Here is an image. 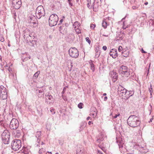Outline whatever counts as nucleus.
<instances>
[{
    "label": "nucleus",
    "instance_id": "aec40b11",
    "mask_svg": "<svg viewBox=\"0 0 154 154\" xmlns=\"http://www.w3.org/2000/svg\"><path fill=\"white\" fill-rule=\"evenodd\" d=\"M103 140V136L101 135H100V136L98 137V138H97V141L98 143H100L101 141H102Z\"/></svg>",
    "mask_w": 154,
    "mask_h": 154
},
{
    "label": "nucleus",
    "instance_id": "052dcab7",
    "mask_svg": "<svg viewBox=\"0 0 154 154\" xmlns=\"http://www.w3.org/2000/svg\"><path fill=\"white\" fill-rule=\"evenodd\" d=\"M49 37L50 38H52V36H51V35H49Z\"/></svg>",
    "mask_w": 154,
    "mask_h": 154
},
{
    "label": "nucleus",
    "instance_id": "e433bc0d",
    "mask_svg": "<svg viewBox=\"0 0 154 154\" xmlns=\"http://www.w3.org/2000/svg\"><path fill=\"white\" fill-rule=\"evenodd\" d=\"M79 24V23L78 22L76 21L74 23V24H73L74 26L75 25H78Z\"/></svg>",
    "mask_w": 154,
    "mask_h": 154
},
{
    "label": "nucleus",
    "instance_id": "774afa93",
    "mask_svg": "<svg viewBox=\"0 0 154 154\" xmlns=\"http://www.w3.org/2000/svg\"><path fill=\"white\" fill-rule=\"evenodd\" d=\"M55 154H59L57 152Z\"/></svg>",
    "mask_w": 154,
    "mask_h": 154
},
{
    "label": "nucleus",
    "instance_id": "49530a36",
    "mask_svg": "<svg viewBox=\"0 0 154 154\" xmlns=\"http://www.w3.org/2000/svg\"><path fill=\"white\" fill-rule=\"evenodd\" d=\"M88 124L89 125H91V124H92L93 123H92L91 122V121H89V122H88Z\"/></svg>",
    "mask_w": 154,
    "mask_h": 154
},
{
    "label": "nucleus",
    "instance_id": "393cba45",
    "mask_svg": "<svg viewBox=\"0 0 154 154\" xmlns=\"http://www.w3.org/2000/svg\"><path fill=\"white\" fill-rule=\"evenodd\" d=\"M85 40L86 42H87L89 44H90L91 43V41L90 40L89 37H87L86 38Z\"/></svg>",
    "mask_w": 154,
    "mask_h": 154
},
{
    "label": "nucleus",
    "instance_id": "f3484780",
    "mask_svg": "<svg viewBox=\"0 0 154 154\" xmlns=\"http://www.w3.org/2000/svg\"><path fill=\"white\" fill-rule=\"evenodd\" d=\"M1 94L5 93L7 92V90L3 86L1 85Z\"/></svg>",
    "mask_w": 154,
    "mask_h": 154
},
{
    "label": "nucleus",
    "instance_id": "13d9d810",
    "mask_svg": "<svg viewBox=\"0 0 154 154\" xmlns=\"http://www.w3.org/2000/svg\"><path fill=\"white\" fill-rule=\"evenodd\" d=\"M60 29H63V27L62 26H60Z\"/></svg>",
    "mask_w": 154,
    "mask_h": 154
},
{
    "label": "nucleus",
    "instance_id": "9b49d317",
    "mask_svg": "<svg viewBox=\"0 0 154 154\" xmlns=\"http://www.w3.org/2000/svg\"><path fill=\"white\" fill-rule=\"evenodd\" d=\"M116 142L118 143V144L119 146V148L120 150H121V148H122L123 146V141L122 140V138L119 137L117 138L116 137Z\"/></svg>",
    "mask_w": 154,
    "mask_h": 154
},
{
    "label": "nucleus",
    "instance_id": "338daca9",
    "mask_svg": "<svg viewBox=\"0 0 154 154\" xmlns=\"http://www.w3.org/2000/svg\"><path fill=\"white\" fill-rule=\"evenodd\" d=\"M127 154H132V153H127Z\"/></svg>",
    "mask_w": 154,
    "mask_h": 154
},
{
    "label": "nucleus",
    "instance_id": "6e6552de",
    "mask_svg": "<svg viewBox=\"0 0 154 154\" xmlns=\"http://www.w3.org/2000/svg\"><path fill=\"white\" fill-rule=\"evenodd\" d=\"M12 3L13 6L16 9H19L21 4V2L20 0H13Z\"/></svg>",
    "mask_w": 154,
    "mask_h": 154
},
{
    "label": "nucleus",
    "instance_id": "bb28decb",
    "mask_svg": "<svg viewBox=\"0 0 154 154\" xmlns=\"http://www.w3.org/2000/svg\"><path fill=\"white\" fill-rule=\"evenodd\" d=\"M45 151V149H44L42 148L41 149L39 150V153H41L42 152H44Z\"/></svg>",
    "mask_w": 154,
    "mask_h": 154
},
{
    "label": "nucleus",
    "instance_id": "9d476101",
    "mask_svg": "<svg viewBox=\"0 0 154 154\" xmlns=\"http://www.w3.org/2000/svg\"><path fill=\"white\" fill-rule=\"evenodd\" d=\"M109 75L112 78V81L115 82L117 80L118 78V73H117L115 71L113 70L110 72Z\"/></svg>",
    "mask_w": 154,
    "mask_h": 154
},
{
    "label": "nucleus",
    "instance_id": "423d86ee",
    "mask_svg": "<svg viewBox=\"0 0 154 154\" xmlns=\"http://www.w3.org/2000/svg\"><path fill=\"white\" fill-rule=\"evenodd\" d=\"M70 57L73 58H77L79 55V51L75 47L71 48L68 51Z\"/></svg>",
    "mask_w": 154,
    "mask_h": 154
},
{
    "label": "nucleus",
    "instance_id": "a211bd4d",
    "mask_svg": "<svg viewBox=\"0 0 154 154\" xmlns=\"http://www.w3.org/2000/svg\"><path fill=\"white\" fill-rule=\"evenodd\" d=\"M0 97L3 100H5L6 99L7 97V92L6 93V94H1Z\"/></svg>",
    "mask_w": 154,
    "mask_h": 154
},
{
    "label": "nucleus",
    "instance_id": "f257e3e1",
    "mask_svg": "<svg viewBox=\"0 0 154 154\" xmlns=\"http://www.w3.org/2000/svg\"><path fill=\"white\" fill-rule=\"evenodd\" d=\"M127 122L129 126L133 128L139 126L141 123L139 118L134 115H131L128 119Z\"/></svg>",
    "mask_w": 154,
    "mask_h": 154
},
{
    "label": "nucleus",
    "instance_id": "e2e57ef3",
    "mask_svg": "<svg viewBox=\"0 0 154 154\" xmlns=\"http://www.w3.org/2000/svg\"><path fill=\"white\" fill-rule=\"evenodd\" d=\"M102 0H100V4H101L102 2Z\"/></svg>",
    "mask_w": 154,
    "mask_h": 154
},
{
    "label": "nucleus",
    "instance_id": "7c9ffc66",
    "mask_svg": "<svg viewBox=\"0 0 154 154\" xmlns=\"http://www.w3.org/2000/svg\"><path fill=\"white\" fill-rule=\"evenodd\" d=\"M38 72H37L34 75V77L35 78H37L38 77Z\"/></svg>",
    "mask_w": 154,
    "mask_h": 154
},
{
    "label": "nucleus",
    "instance_id": "b1692460",
    "mask_svg": "<svg viewBox=\"0 0 154 154\" xmlns=\"http://www.w3.org/2000/svg\"><path fill=\"white\" fill-rule=\"evenodd\" d=\"M68 3L69 4V5L70 7H72L73 6V4L72 3V0H67Z\"/></svg>",
    "mask_w": 154,
    "mask_h": 154
},
{
    "label": "nucleus",
    "instance_id": "3c124183",
    "mask_svg": "<svg viewBox=\"0 0 154 154\" xmlns=\"http://www.w3.org/2000/svg\"><path fill=\"white\" fill-rule=\"evenodd\" d=\"M38 144H35V147H37L38 146Z\"/></svg>",
    "mask_w": 154,
    "mask_h": 154
},
{
    "label": "nucleus",
    "instance_id": "58836bf2",
    "mask_svg": "<svg viewBox=\"0 0 154 154\" xmlns=\"http://www.w3.org/2000/svg\"><path fill=\"white\" fill-rule=\"evenodd\" d=\"M132 8L133 9H136L137 8V7H136L135 6H133L132 7Z\"/></svg>",
    "mask_w": 154,
    "mask_h": 154
},
{
    "label": "nucleus",
    "instance_id": "2eb2a0df",
    "mask_svg": "<svg viewBox=\"0 0 154 154\" xmlns=\"http://www.w3.org/2000/svg\"><path fill=\"white\" fill-rule=\"evenodd\" d=\"M119 91L120 92V94L122 96L126 94L127 93V90L124 88L122 89L121 90H120V88H119L118 90V91Z\"/></svg>",
    "mask_w": 154,
    "mask_h": 154
},
{
    "label": "nucleus",
    "instance_id": "c9c22d12",
    "mask_svg": "<svg viewBox=\"0 0 154 154\" xmlns=\"http://www.w3.org/2000/svg\"><path fill=\"white\" fill-rule=\"evenodd\" d=\"M102 49L104 51H106L107 49V47L106 46H104L103 47Z\"/></svg>",
    "mask_w": 154,
    "mask_h": 154
},
{
    "label": "nucleus",
    "instance_id": "69168bd1",
    "mask_svg": "<svg viewBox=\"0 0 154 154\" xmlns=\"http://www.w3.org/2000/svg\"><path fill=\"white\" fill-rule=\"evenodd\" d=\"M65 89H66L65 88H63V90L64 91V90H65Z\"/></svg>",
    "mask_w": 154,
    "mask_h": 154
},
{
    "label": "nucleus",
    "instance_id": "4c0bfd02",
    "mask_svg": "<svg viewBox=\"0 0 154 154\" xmlns=\"http://www.w3.org/2000/svg\"><path fill=\"white\" fill-rule=\"evenodd\" d=\"M141 52L143 53H146V52L145 51H144L143 50V48H142L141 49Z\"/></svg>",
    "mask_w": 154,
    "mask_h": 154
},
{
    "label": "nucleus",
    "instance_id": "0eeeda50",
    "mask_svg": "<svg viewBox=\"0 0 154 154\" xmlns=\"http://www.w3.org/2000/svg\"><path fill=\"white\" fill-rule=\"evenodd\" d=\"M19 126L18 121L15 119H13L10 122V127L11 129H16L18 128Z\"/></svg>",
    "mask_w": 154,
    "mask_h": 154
},
{
    "label": "nucleus",
    "instance_id": "c03bdc74",
    "mask_svg": "<svg viewBox=\"0 0 154 154\" xmlns=\"http://www.w3.org/2000/svg\"><path fill=\"white\" fill-rule=\"evenodd\" d=\"M38 7L36 9V13H37L38 12Z\"/></svg>",
    "mask_w": 154,
    "mask_h": 154
},
{
    "label": "nucleus",
    "instance_id": "dca6fc26",
    "mask_svg": "<svg viewBox=\"0 0 154 154\" xmlns=\"http://www.w3.org/2000/svg\"><path fill=\"white\" fill-rule=\"evenodd\" d=\"M122 55L125 57H127L129 56V51H124L122 52Z\"/></svg>",
    "mask_w": 154,
    "mask_h": 154
},
{
    "label": "nucleus",
    "instance_id": "f8f14e48",
    "mask_svg": "<svg viewBox=\"0 0 154 154\" xmlns=\"http://www.w3.org/2000/svg\"><path fill=\"white\" fill-rule=\"evenodd\" d=\"M112 50L113 51H115V52L110 51L109 55L110 56H112L113 58H115L118 56L117 51L116 49H112Z\"/></svg>",
    "mask_w": 154,
    "mask_h": 154
},
{
    "label": "nucleus",
    "instance_id": "5fc2aeb1",
    "mask_svg": "<svg viewBox=\"0 0 154 154\" xmlns=\"http://www.w3.org/2000/svg\"><path fill=\"white\" fill-rule=\"evenodd\" d=\"M5 152L3 151L2 152V154H5Z\"/></svg>",
    "mask_w": 154,
    "mask_h": 154
},
{
    "label": "nucleus",
    "instance_id": "bf43d9fd",
    "mask_svg": "<svg viewBox=\"0 0 154 154\" xmlns=\"http://www.w3.org/2000/svg\"><path fill=\"white\" fill-rule=\"evenodd\" d=\"M27 59H27H26V58H24V60H23V61H25V60H26Z\"/></svg>",
    "mask_w": 154,
    "mask_h": 154
},
{
    "label": "nucleus",
    "instance_id": "20e7f679",
    "mask_svg": "<svg viewBox=\"0 0 154 154\" xmlns=\"http://www.w3.org/2000/svg\"><path fill=\"white\" fill-rule=\"evenodd\" d=\"M120 73L121 76L123 77L127 78L128 79L129 76L130 75L129 69L127 66L122 65L120 69Z\"/></svg>",
    "mask_w": 154,
    "mask_h": 154
},
{
    "label": "nucleus",
    "instance_id": "6e6d98bb",
    "mask_svg": "<svg viewBox=\"0 0 154 154\" xmlns=\"http://www.w3.org/2000/svg\"><path fill=\"white\" fill-rule=\"evenodd\" d=\"M106 93H104V94H103V96H106Z\"/></svg>",
    "mask_w": 154,
    "mask_h": 154
},
{
    "label": "nucleus",
    "instance_id": "412c9836",
    "mask_svg": "<svg viewBox=\"0 0 154 154\" xmlns=\"http://www.w3.org/2000/svg\"><path fill=\"white\" fill-rule=\"evenodd\" d=\"M45 96L46 97V99L48 98L50 100H51L52 97V96L49 93H47Z\"/></svg>",
    "mask_w": 154,
    "mask_h": 154
},
{
    "label": "nucleus",
    "instance_id": "09e8293b",
    "mask_svg": "<svg viewBox=\"0 0 154 154\" xmlns=\"http://www.w3.org/2000/svg\"><path fill=\"white\" fill-rule=\"evenodd\" d=\"M152 90V88H150L149 89V91L150 92H151V91Z\"/></svg>",
    "mask_w": 154,
    "mask_h": 154
},
{
    "label": "nucleus",
    "instance_id": "680f3d73",
    "mask_svg": "<svg viewBox=\"0 0 154 154\" xmlns=\"http://www.w3.org/2000/svg\"><path fill=\"white\" fill-rule=\"evenodd\" d=\"M32 23H33L34 24H36L35 22H32Z\"/></svg>",
    "mask_w": 154,
    "mask_h": 154
},
{
    "label": "nucleus",
    "instance_id": "473e14b6",
    "mask_svg": "<svg viewBox=\"0 0 154 154\" xmlns=\"http://www.w3.org/2000/svg\"><path fill=\"white\" fill-rule=\"evenodd\" d=\"M120 115V114L119 113L118 114H116L115 116H112V118L113 119H116L118 116H119Z\"/></svg>",
    "mask_w": 154,
    "mask_h": 154
},
{
    "label": "nucleus",
    "instance_id": "ddd939ff",
    "mask_svg": "<svg viewBox=\"0 0 154 154\" xmlns=\"http://www.w3.org/2000/svg\"><path fill=\"white\" fill-rule=\"evenodd\" d=\"M24 39H27L29 37H31L30 34L29 33V30L28 29H26L24 31Z\"/></svg>",
    "mask_w": 154,
    "mask_h": 154
},
{
    "label": "nucleus",
    "instance_id": "f03ea898",
    "mask_svg": "<svg viewBox=\"0 0 154 154\" xmlns=\"http://www.w3.org/2000/svg\"><path fill=\"white\" fill-rule=\"evenodd\" d=\"M58 20V17L57 15L55 14H51L49 19V25L51 26H56Z\"/></svg>",
    "mask_w": 154,
    "mask_h": 154
},
{
    "label": "nucleus",
    "instance_id": "4468645a",
    "mask_svg": "<svg viewBox=\"0 0 154 154\" xmlns=\"http://www.w3.org/2000/svg\"><path fill=\"white\" fill-rule=\"evenodd\" d=\"M39 9H40V11L39 10V15L42 16H44L45 15V13L43 7L42 5H39Z\"/></svg>",
    "mask_w": 154,
    "mask_h": 154
},
{
    "label": "nucleus",
    "instance_id": "c85d7f7f",
    "mask_svg": "<svg viewBox=\"0 0 154 154\" xmlns=\"http://www.w3.org/2000/svg\"><path fill=\"white\" fill-rule=\"evenodd\" d=\"M96 26V25L95 24H91V25L90 27L91 29H94L95 27Z\"/></svg>",
    "mask_w": 154,
    "mask_h": 154
},
{
    "label": "nucleus",
    "instance_id": "a18cd8bd",
    "mask_svg": "<svg viewBox=\"0 0 154 154\" xmlns=\"http://www.w3.org/2000/svg\"><path fill=\"white\" fill-rule=\"evenodd\" d=\"M128 28V26H127L126 27H125L124 26H123L122 27V28L124 29H126V28Z\"/></svg>",
    "mask_w": 154,
    "mask_h": 154
},
{
    "label": "nucleus",
    "instance_id": "79ce46f5",
    "mask_svg": "<svg viewBox=\"0 0 154 154\" xmlns=\"http://www.w3.org/2000/svg\"><path fill=\"white\" fill-rule=\"evenodd\" d=\"M98 153L100 154H103V153L100 150H98Z\"/></svg>",
    "mask_w": 154,
    "mask_h": 154
},
{
    "label": "nucleus",
    "instance_id": "37998d69",
    "mask_svg": "<svg viewBox=\"0 0 154 154\" xmlns=\"http://www.w3.org/2000/svg\"><path fill=\"white\" fill-rule=\"evenodd\" d=\"M107 99V97L106 96L104 98V101H106Z\"/></svg>",
    "mask_w": 154,
    "mask_h": 154
},
{
    "label": "nucleus",
    "instance_id": "4d7b16f0",
    "mask_svg": "<svg viewBox=\"0 0 154 154\" xmlns=\"http://www.w3.org/2000/svg\"><path fill=\"white\" fill-rule=\"evenodd\" d=\"M44 144H45V143H44V142H42V144H41L42 145H43Z\"/></svg>",
    "mask_w": 154,
    "mask_h": 154
},
{
    "label": "nucleus",
    "instance_id": "ea45409f",
    "mask_svg": "<svg viewBox=\"0 0 154 154\" xmlns=\"http://www.w3.org/2000/svg\"><path fill=\"white\" fill-rule=\"evenodd\" d=\"M63 19H62L60 20V23H59L58 24V25H60L61 24V23L63 22Z\"/></svg>",
    "mask_w": 154,
    "mask_h": 154
},
{
    "label": "nucleus",
    "instance_id": "2f4dec72",
    "mask_svg": "<svg viewBox=\"0 0 154 154\" xmlns=\"http://www.w3.org/2000/svg\"><path fill=\"white\" fill-rule=\"evenodd\" d=\"M75 30L76 32L78 33V34L80 33H81L80 30L79 29H75Z\"/></svg>",
    "mask_w": 154,
    "mask_h": 154
},
{
    "label": "nucleus",
    "instance_id": "4be33fe9",
    "mask_svg": "<svg viewBox=\"0 0 154 154\" xmlns=\"http://www.w3.org/2000/svg\"><path fill=\"white\" fill-rule=\"evenodd\" d=\"M102 25L103 27L104 28H106L107 27V23L105 21H103V23H102Z\"/></svg>",
    "mask_w": 154,
    "mask_h": 154
},
{
    "label": "nucleus",
    "instance_id": "1a4fd4ad",
    "mask_svg": "<svg viewBox=\"0 0 154 154\" xmlns=\"http://www.w3.org/2000/svg\"><path fill=\"white\" fill-rule=\"evenodd\" d=\"M100 3H99L98 0H94V2L92 4V8L93 11L95 12H97L98 10V8L101 5Z\"/></svg>",
    "mask_w": 154,
    "mask_h": 154
},
{
    "label": "nucleus",
    "instance_id": "0e129e2a",
    "mask_svg": "<svg viewBox=\"0 0 154 154\" xmlns=\"http://www.w3.org/2000/svg\"><path fill=\"white\" fill-rule=\"evenodd\" d=\"M125 17H125L124 18H123L122 19V20L125 19Z\"/></svg>",
    "mask_w": 154,
    "mask_h": 154
},
{
    "label": "nucleus",
    "instance_id": "a878e982",
    "mask_svg": "<svg viewBox=\"0 0 154 154\" xmlns=\"http://www.w3.org/2000/svg\"><path fill=\"white\" fill-rule=\"evenodd\" d=\"M83 105V104L82 103H80L78 104V107L80 109H82V106Z\"/></svg>",
    "mask_w": 154,
    "mask_h": 154
},
{
    "label": "nucleus",
    "instance_id": "cd10ccee",
    "mask_svg": "<svg viewBox=\"0 0 154 154\" xmlns=\"http://www.w3.org/2000/svg\"><path fill=\"white\" fill-rule=\"evenodd\" d=\"M88 7L90 9H91L92 7V6L91 5L90 3H88L87 4Z\"/></svg>",
    "mask_w": 154,
    "mask_h": 154
},
{
    "label": "nucleus",
    "instance_id": "de8ad7c7",
    "mask_svg": "<svg viewBox=\"0 0 154 154\" xmlns=\"http://www.w3.org/2000/svg\"><path fill=\"white\" fill-rule=\"evenodd\" d=\"M103 35L106 37H107L108 36V35Z\"/></svg>",
    "mask_w": 154,
    "mask_h": 154
},
{
    "label": "nucleus",
    "instance_id": "8fccbe9b",
    "mask_svg": "<svg viewBox=\"0 0 154 154\" xmlns=\"http://www.w3.org/2000/svg\"><path fill=\"white\" fill-rule=\"evenodd\" d=\"M91 118V117H88L87 118V120H88L89 119Z\"/></svg>",
    "mask_w": 154,
    "mask_h": 154
},
{
    "label": "nucleus",
    "instance_id": "7ed1b4c3",
    "mask_svg": "<svg viewBox=\"0 0 154 154\" xmlns=\"http://www.w3.org/2000/svg\"><path fill=\"white\" fill-rule=\"evenodd\" d=\"M1 136L2 141L5 144L9 143L10 135L9 132L8 130H4Z\"/></svg>",
    "mask_w": 154,
    "mask_h": 154
},
{
    "label": "nucleus",
    "instance_id": "39448f33",
    "mask_svg": "<svg viewBox=\"0 0 154 154\" xmlns=\"http://www.w3.org/2000/svg\"><path fill=\"white\" fill-rule=\"evenodd\" d=\"M11 147L14 151L19 150L21 147V140L19 139H15L13 140L11 143Z\"/></svg>",
    "mask_w": 154,
    "mask_h": 154
},
{
    "label": "nucleus",
    "instance_id": "a19ab883",
    "mask_svg": "<svg viewBox=\"0 0 154 154\" xmlns=\"http://www.w3.org/2000/svg\"><path fill=\"white\" fill-rule=\"evenodd\" d=\"M88 3H90L91 4V0H87Z\"/></svg>",
    "mask_w": 154,
    "mask_h": 154
},
{
    "label": "nucleus",
    "instance_id": "72a5a7b5",
    "mask_svg": "<svg viewBox=\"0 0 154 154\" xmlns=\"http://www.w3.org/2000/svg\"><path fill=\"white\" fill-rule=\"evenodd\" d=\"M123 50L121 46H119V47L118 51L119 52H121Z\"/></svg>",
    "mask_w": 154,
    "mask_h": 154
},
{
    "label": "nucleus",
    "instance_id": "603ef678",
    "mask_svg": "<svg viewBox=\"0 0 154 154\" xmlns=\"http://www.w3.org/2000/svg\"><path fill=\"white\" fill-rule=\"evenodd\" d=\"M144 4H145V5H147L148 4V2H146Z\"/></svg>",
    "mask_w": 154,
    "mask_h": 154
},
{
    "label": "nucleus",
    "instance_id": "f704fd0d",
    "mask_svg": "<svg viewBox=\"0 0 154 154\" xmlns=\"http://www.w3.org/2000/svg\"><path fill=\"white\" fill-rule=\"evenodd\" d=\"M16 133H17V134H18V135H19L20 134V131L16 130Z\"/></svg>",
    "mask_w": 154,
    "mask_h": 154
},
{
    "label": "nucleus",
    "instance_id": "c756f323",
    "mask_svg": "<svg viewBox=\"0 0 154 154\" xmlns=\"http://www.w3.org/2000/svg\"><path fill=\"white\" fill-rule=\"evenodd\" d=\"M50 111L51 112V114L53 115L55 114V112L54 111V110L53 109L51 108Z\"/></svg>",
    "mask_w": 154,
    "mask_h": 154
},
{
    "label": "nucleus",
    "instance_id": "6ab92c4d",
    "mask_svg": "<svg viewBox=\"0 0 154 154\" xmlns=\"http://www.w3.org/2000/svg\"><path fill=\"white\" fill-rule=\"evenodd\" d=\"M84 149H78L76 151V154H84Z\"/></svg>",
    "mask_w": 154,
    "mask_h": 154
},
{
    "label": "nucleus",
    "instance_id": "5701e85b",
    "mask_svg": "<svg viewBox=\"0 0 154 154\" xmlns=\"http://www.w3.org/2000/svg\"><path fill=\"white\" fill-rule=\"evenodd\" d=\"M91 67V70H93V71H94L95 70V66L94 65L93 63H90Z\"/></svg>",
    "mask_w": 154,
    "mask_h": 154
},
{
    "label": "nucleus",
    "instance_id": "864d4df0",
    "mask_svg": "<svg viewBox=\"0 0 154 154\" xmlns=\"http://www.w3.org/2000/svg\"><path fill=\"white\" fill-rule=\"evenodd\" d=\"M153 119V118H152L150 119V121L149 122H152V120Z\"/></svg>",
    "mask_w": 154,
    "mask_h": 154
}]
</instances>
